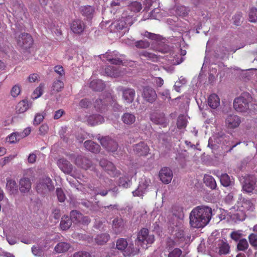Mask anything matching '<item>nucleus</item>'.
<instances>
[{
    "instance_id": "nucleus-8",
    "label": "nucleus",
    "mask_w": 257,
    "mask_h": 257,
    "mask_svg": "<svg viewBox=\"0 0 257 257\" xmlns=\"http://www.w3.org/2000/svg\"><path fill=\"white\" fill-rule=\"evenodd\" d=\"M116 248L120 250H123L124 256H131L137 254L140 251L138 247H134V244H128L124 238L117 239L116 243Z\"/></svg>"
},
{
    "instance_id": "nucleus-9",
    "label": "nucleus",
    "mask_w": 257,
    "mask_h": 257,
    "mask_svg": "<svg viewBox=\"0 0 257 257\" xmlns=\"http://www.w3.org/2000/svg\"><path fill=\"white\" fill-rule=\"evenodd\" d=\"M36 188L39 193L46 194L53 190L54 187L50 178L44 176L39 179Z\"/></svg>"
},
{
    "instance_id": "nucleus-33",
    "label": "nucleus",
    "mask_w": 257,
    "mask_h": 257,
    "mask_svg": "<svg viewBox=\"0 0 257 257\" xmlns=\"http://www.w3.org/2000/svg\"><path fill=\"white\" fill-rule=\"evenodd\" d=\"M112 227L116 233H120L123 228V222L121 218H114L112 221Z\"/></svg>"
},
{
    "instance_id": "nucleus-54",
    "label": "nucleus",
    "mask_w": 257,
    "mask_h": 257,
    "mask_svg": "<svg viewBox=\"0 0 257 257\" xmlns=\"http://www.w3.org/2000/svg\"><path fill=\"white\" fill-rule=\"evenodd\" d=\"M186 83V80L184 78L181 77L179 80L177 81L174 86L175 90L177 92H180V88L182 85Z\"/></svg>"
},
{
    "instance_id": "nucleus-15",
    "label": "nucleus",
    "mask_w": 257,
    "mask_h": 257,
    "mask_svg": "<svg viewBox=\"0 0 257 257\" xmlns=\"http://www.w3.org/2000/svg\"><path fill=\"white\" fill-rule=\"evenodd\" d=\"M118 89L122 92V98L124 103L130 104L133 101L136 95V92L134 89L119 87Z\"/></svg>"
},
{
    "instance_id": "nucleus-52",
    "label": "nucleus",
    "mask_w": 257,
    "mask_h": 257,
    "mask_svg": "<svg viewBox=\"0 0 257 257\" xmlns=\"http://www.w3.org/2000/svg\"><path fill=\"white\" fill-rule=\"evenodd\" d=\"M63 88V83L62 81L58 80L54 82L52 85V90L54 92H57L62 90Z\"/></svg>"
},
{
    "instance_id": "nucleus-40",
    "label": "nucleus",
    "mask_w": 257,
    "mask_h": 257,
    "mask_svg": "<svg viewBox=\"0 0 257 257\" xmlns=\"http://www.w3.org/2000/svg\"><path fill=\"white\" fill-rule=\"evenodd\" d=\"M104 86V83L100 79L93 80L90 83V87L95 91L102 90Z\"/></svg>"
},
{
    "instance_id": "nucleus-24",
    "label": "nucleus",
    "mask_w": 257,
    "mask_h": 257,
    "mask_svg": "<svg viewBox=\"0 0 257 257\" xmlns=\"http://www.w3.org/2000/svg\"><path fill=\"white\" fill-rule=\"evenodd\" d=\"M240 122L239 117L236 115H228L225 120L226 125L230 128H234L238 127Z\"/></svg>"
},
{
    "instance_id": "nucleus-60",
    "label": "nucleus",
    "mask_w": 257,
    "mask_h": 257,
    "mask_svg": "<svg viewBox=\"0 0 257 257\" xmlns=\"http://www.w3.org/2000/svg\"><path fill=\"white\" fill-rule=\"evenodd\" d=\"M160 9H155L149 14V18L151 19H158L160 18L161 15L160 14Z\"/></svg>"
},
{
    "instance_id": "nucleus-17",
    "label": "nucleus",
    "mask_w": 257,
    "mask_h": 257,
    "mask_svg": "<svg viewBox=\"0 0 257 257\" xmlns=\"http://www.w3.org/2000/svg\"><path fill=\"white\" fill-rule=\"evenodd\" d=\"M125 68L114 66H108L105 69L104 74L108 76L116 77L121 76L125 73Z\"/></svg>"
},
{
    "instance_id": "nucleus-39",
    "label": "nucleus",
    "mask_w": 257,
    "mask_h": 257,
    "mask_svg": "<svg viewBox=\"0 0 257 257\" xmlns=\"http://www.w3.org/2000/svg\"><path fill=\"white\" fill-rule=\"evenodd\" d=\"M109 98H106L103 101L101 99H97L94 103V107L96 110L99 111L100 112H103L105 111V105H106V102H107L108 100H109Z\"/></svg>"
},
{
    "instance_id": "nucleus-37",
    "label": "nucleus",
    "mask_w": 257,
    "mask_h": 257,
    "mask_svg": "<svg viewBox=\"0 0 257 257\" xmlns=\"http://www.w3.org/2000/svg\"><path fill=\"white\" fill-rule=\"evenodd\" d=\"M173 215L177 219V223L180 225L182 223V220L184 217L183 209L180 206H175L173 208Z\"/></svg>"
},
{
    "instance_id": "nucleus-11",
    "label": "nucleus",
    "mask_w": 257,
    "mask_h": 257,
    "mask_svg": "<svg viewBox=\"0 0 257 257\" xmlns=\"http://www.w3.org/2000/svg\"><path fill=\"white\" fill-rule=\"evenodd\" d=\"M182 224L180 225L179 223H177L175 227L171 226L172 230L171 233L175 236L176 239H178L179 242L178 243L180 244L181 242H184L187 243L190 241V234L186 231H184L182 229Z\"/></svg>"
},
{
    "instance_id": "nucleus-12",
    "label": "nucleus",
    "mask_w": 257,
    "mask_h": 257,
    "mask_svg": "<svg viewBox=\"0 0 257 257\" xmlns=\"http://www.w3.org/2000/svg\"><path fill=\"white\" fill-rule=\"evenodd\" d=\"M243 190L246 192L250 193L253 190L257 191V178L253 175H248L244 178L242 185Z\"/></svg>"
},
{
    "instance_id": "nucleus-56",
    "label": "nucleus",
    "mask_w": 257,
    "mask_h": 257,
    "mask_svg": "<svg viewBox=\"0 0 257 257\" xmlns=\"http://www.w3.org/2000/svg\"><path fill=\"white\" fill-rule=\"evenodd\" d=\"M32 251L35 256H40L44 253V250L41 246H34L32 247Z\"/></svg>"
},
{
    "instance_id": "nucleus-58",
    "label": "nucleus",
    "mask_w": 257,
    "mask_h": 257,
    "mask_svg": "<svg viewBox=\"0 0 257 257\" xmlns=\"http://www.w3.org/2000/svg\"><path fill=\"white\" fill-rule=\"evenodd\" d=\"M181 254L182 250L178 248H175L170 251L168 257H180Z\"/></svg>"
},
{
    "instance_id": "nucleus-31",
    "label": "nucleus",
    "mask_w": 257,
    "mask_h": 257,
    "mask_svg": "<svg viewBox=\"0 0 257 257\" xmlns=\"http://www.w3.org/2000/svg\"><path fill=\"white\" fill-rule=\"evenodd\" d=\"M6 189L11 194L17 193L18 192V186L16 182L11 179H7Z\"/></svg>"
},
{
    "instance_id": "nucleus-7",
    "label": "nucleus",
    "mask_w": 257,
    "mask_h": 257,
    "mask_svg": "<svg viewBox=\"0 0 257 257\" xmlns=\"http://www.w3.org/2000/svg\"><path fill=\"white\" fill-rule=\"evenodd\" d=\"M154 241V236L149 233L148 229L146 228L142 229L138 234V237L135 241L136 247L140 248V246L146 249L148 247V245L153 243Z\"/></svg>"
},
{
    "instance_id": "nucleus-18",
    "label": "nucleus",
    "mask_w": 257,
    "mask_h": 257,
    "mask_svg": "<svg viewBox=\"0 0 257 257\" xmlns=\"http://www.w3.org/2000/svg\"><path fill=\"white\" fill-rule=\"evenodd\" d=\"M100 166L111 176L113 177L117 176L119 172L116 170L113 164L106 160L102 159L99 162Z\"/></svg>"
},
{
    "instance_id": "nucleus-4",
    "label": "nucleus",
    "mask_w": 257,
    "mask_h": 257,
    "mask_svg": "<svg viewBox=\"0 0 257 257\" xmlns=\"http://www.w3.org/2000/svg\"><path fill=\"white\" fill-rule=\"evenodd\" d=\"M133 16L123 13L121 19L114 21L109 26L108 30L111 33H116L118 38L122 36L128 31V26L134 23Z\"/></svg>"
},
{
    "instance_id": "nucleus-1",
    "label": "nucleus",
    "mask_w": 257,
    "mask_h": 257,
    "mask_svg": "<svg viewBox=\"0 0 257 257\" xmlns=\"http://www.w3.org/2000/svg\"><path fill=\"white\" fill-rule=\"evenodd\" d=\"M165 46V49H158L159 52L167 54L163 56L158 57L156 54L143 51L141 53V56L147 58L148 59L153 61H160L162 63L173 65H179L184 60V56L186 54V51L181 48H177L175 50L168 52Z\"/></svg>"
},
{
    "instance_id": "nucleus-19",
    "label": "nucleus",
    "mask_w": 257,
    "mask_h": 257,
    "mask_svg": "<svg viewBox=\"0 0 257 257\" xmlns=\"http://www.w3.org/2000/svg\"><path fill=\"white\" fill-rule=\"evenodd\" d=\"M18 44L24 49L29 48L33 44L32 38L29 34H22L21 36L19 38Z\"/></svg>"
},
{
    "instance_id": "nucleus-21",
    "label": "nucleus",
    "mask_w": 257,
    "mask_h": 257,
    "mask_svg": "<svg viewBox=\"0 0 257 257\" xmlns=\"http://www.w3.org/2000/svg\"><path fill=\"white\" fill-rule=\"evenodd\" d=\"M143 97L147 101L152 103L157 98V94L155 90L150 87L144 88Z\"/></svg>"
},
{
    "instance_id": "nucleus-26",
    "label": "nucleus",
    "mask_w": 257,
    "mask_h": 257,
    "mask_svg": "<svg viewBox=\"0 0 257 257\" xmlns=\"http://www.w3.org/2000/svg\"><path fill=\"white\" fill-rule=\"evenodd\" d=\"M134 150L138 155L146 156L149 153L150 149L145 143L141 142L134 146Z\"/></svg>"
},
{
    "instance_id": "nucleus-53",
    "label": "nucleus",
    "mask_w": 257,
    "mask_h": 257,
    "mask_svg": "<svg viewBox=\"0 0 257 257\" xmlns=\"http://www.w3.org/2000/svg\"><path fill=\"white\" fill-rule=\"evenodd\" d=\"M248 242L245 239H240L237 244V249L239 250L243 251L247 248Z\"/></svg>"
},
{
    "instance_id": "nucleus-47",
    "label": "nucleus",
    "mask_w": 257,
    "mask_h": 257,
    "mask_svg": "<svg viewBox=\"0 0 257 257\" xmlns=\"http://www.w3.org/2000/svg\"><path fill=\"white\" fill-rule=\"evenodd\" d=\"M94 12V8L89 6H84L82 7L81 9L82 14L88 18H90L91 17Z\"/></svg>"
},
{
    "instance_id": "nucleus-46",
    "label": "nucleus",
    "mask_w": 257,
    "mask_h": 257,
    "mask_svg": "<svg viewBox=\"0 0 257 257\" xmlns=\"http://www.w3.org/2000/svg\"><path fill=\"white\" fill-rule=\"evenodd\" d=\"M218 246L219 248V252L220 254H227L228 253L229 250V246L226 242L221 240L219 243Z\"/></svg>"
},
{
    "instance_id": "nucleus-14",
    "label": "nucleus",
    "mask_w": 257,
    "mask_h": 257,
    "mask_svg": "<svg viewBox=\"0 0 257 257\" xmlns=\"http://www.w3.org/2000/svg\"><path fill=\"white\" fill-rule=\"evenodd\" d=\"M70 218L74 223H80L84 225L88 224L90 219L88 216H84L81 213L76 211H72L70 213Z\"/></svg>"
},
{
    "instance_id": "nucleus-25",
    "label": "nucleus",
    "mask_w": 257,
    "mask_h": 257,
    "mask_svg": "<svg viewBox=\"0 0 257 257\" xmlns=\"http://www.w3.org/2000/svg\"><path fill=\"white\" fill-rule=\"evenodd\" d=\"M188 8L182 5H176L171 10V13L177 16L184 17L186 16L189 13Z\"/></svg>"
},
{
    "instance_id": "nucleus-32",
    "label": "nucleus",
    "mask_w": 257,
    "mask_h": 257,
    "mask_svg": "<svg viewBox=\"0 0 257 257\" xmlns=\"http://www.w3.org/2000/svg\"><path fill=\"white\" fill-rule=\"evenodd\" d=\"M85 148L88 150L94 153H97L100 151V146L99 145L91 141H86L84 142Z\"/></svg>"
},
{
    "instance_id": "nucleus-61",
    "label": "nucleus",
    "mask_w": 257,
    "mask_h": 257,
    "mask_svg": "<svg viewBox=\"0 0 257 257\" xmlns=\"http://www.w3.org/2000/svg\"><path fill=\"white\" fill-rule=\"evenodd\" d=\"M69 257H91V254L85 251H80L75 252L72 255Z\"/></svg>"
},
{
    "instance_id": "nucleus-44",
    "label": "nucleus",
    "mask_w": 257,
    "mask_h": 257,
    "mask_svg": "<svg viewBox=\"0 0 257 257\" xmlns=\"http://www.w3.org/2000/svg\"><path fill=\"white\" fill-rule=\"evenodd\" d=\"M217 176L220 178V183L223 186L228 187L230 185V179L227 174H218Z\"/></svg>"
},
{
    "instance_id": "nucleus-22",
    "label": "nucleus",
    "mask_w": 257,
    "mask_h": 257,
    "mask_svg": "<svg viewBox=\"0 0 257 257\" xmlns=\"http://www.w3.org/2000/svg\"><path fill=\"white\" fill-rule=\"evenodd\" d=\"M57 165L59 168L65 174H71L72 173V165L66 160L60 159L58 160Z\"/></svg>"
},
{
    "instance_id": "nucleus-30",
    "label": "nucleus",
    "mask_w": 257,
    "mask_h": 257,
    "mask_svg": "<svg viewBox=\"0 0 257 257\" xmlns=\"http://www.w3.org/2000/svg\"><path fill=\"white\" fill-rule=\"evenodd\" d=\"M122 121L126 125H132L136 120V117L134 113L131 112H125L121 117Z\"/></svg>"
},
{
    "instance_id": "nucleus-27",
    "label": "nucleus",
    "mask_w": 257,
    "mask_h": 257,
    "mask_svg": "<svg viewBox=\"0 0 257 257\" xmlns=\"http://www.w3.org/2000/svg\"><path fill=\"white\" fill-rule=\"evenodd\" d=\"M87 121L89 124L94 126L103 123L104 121V118L101 115L92 114L87 117Z\"/></svg>"
},
{
    "instance_id": "nucleus-45",
    "label": "nucleus",
    "mask_w": 257,
    "mask_h": 257,
    "mask_svg": "<svg viewBox=\"0 0 257 257\" xmlns=\"http://www.w3.org/2000/svg\"><path fill=\"white\" fill-rule=\"evenodd\" d=\"M109 238V235L107 233H102L98 235L95 238V242L98 244H103L106 242Z\"/></svg>"
},
{
    "instance_id": "nucleus-41",
    "label": "nucleus",
    "mask_w": 257,
    "mask_h": 257,
    "mask_svg": "<svg viewBox=\"0 0 257 257\" xmlns=\"http://www.w3.org/2000/svg\"><path fill=\"white\" fill-rule=\"evenodd\" d=\"M204 182L207 186L212 189H215L216 187V183L214 179L210 175H204Z\"/></svg>"
},
{
    "instance_id": "nucleus-64",
    "label": "nucleus",
    "mask_w": 257,
    "mask_h": 257,
    "mask_svg": "<svg viewBox=\"0 0 257 257\" xmlns=\"http://www.w3.org/2000/svg\"><path fill=\"white\" fill-rule=\"evenodd\" d=\"M136 46L138 48H145L149 46V43L147 41L141 40L136 43Z\"/></svg>"
},
{
    "instance_id": "nucleus-16",
    "label": "nucleus",
    "mask_w": 257,
    "mask_h": 257,
    "mask_svg": "<svg viewBox=\"0 0 257 257\" xmlns=\"http://www.w3.org/2000/svg\"><path fill=\"white\" fill-rule=\"evenodd\" d=\"M74 162L77 166L84 169H90L91 171H95V167L91 164L90 161L81 155L78 156L75 158Z\"/></svg>"
},
{
    "instance_id": "nucleus-63",
    "label": "nucleus",
    "mask_w": 257,
    "mask_h": 257,
    "mask_svg": "<svg viewBox=\"0 0 257 257\" xmlns=\"http://www.w3.org/2000/svg\"><path fill=\"white\" fill-rule=\"evenodd\" d=\"M143 36L148 38L151 40H158L159 36L154 33H150L147 31L142 34Z\"/></svg>"
},
{
    "instance_id": "nucleus-5",
    "label": "nucleus",
    "mask_w": 257,
    "mask_h": 257,
    "mask_svg": "<svg viewBox=\"0 0 257 257\" xmlns=\"http://www.w3.org/2000/svg\"><path fill=\"white\" fill-rule=\"evenodd\" d=\"M251 97L250 95L247 92H244L237 98L234 100V108L238 112H246L251 113V108L250 103L251 101Z\"/></svg>"
},
{
    "instance_id": "nucleus-34",
    "label": "nucleus",
    "mask_w": 257,
    "mask_h": 257,
    "mask_svg": "<svg viewBox=\"0 0 257 257\" xmlns=\"http://www.w3.org/2000/svg\"><path fill=\"white\" fill-rule=\"evenodd\" d=\"M208 103L211 108L215 109L219 105L220 99L216 94H212L208 98Z\"/></svg>"
},
{
    "instance_id": "nucleus-35",
    "label": "nucleus",
    "mask_w": 257,
    "mask_h": 257,
    "mask_svg": "<svg viewBox=\"0 0 257 257\" xmlns=\"http://www.w3.org/2000/svg\"><path fill=\"white\" fill-rule=\"evenodd\" d=\"M70 244L66 242H60L55 246V251L57 253H63L67 251L70 248Z\"/></svg>"
},
{
    "instance_id": "nucleus-42",
    "label": "nucleus",
    "mask_w": 257,
    "mask_h": 257,
    "mask_svg": "<svg viewBox=\"0 0 257 257\" xmlns=\"http://www.w3.org/2000/svg\"><path fill=\"white\" fill-rule=\"evenodd\" d=\"M21 139L19 133L15 132L11 134L6 138V141L10 144H15Z\"/></svg>"
},
{
    "instance_id": "nucleus-20",
    "label": "nucleus",
    "mask_w": 257,
    "mask_h": 257,
    "mask_svg": "<svg viewBox=\"0 0 257 257\" xmlns=\"http://www.w3.org/2000/svg\"><path fill=\"white\" fill-rule=\"evenodd\" d=\"M159 177L163 183L169 184L173 178L172 171L169 168L164 167L160 171Z\"/></svg>"
},
{
    "instance_id": "nucleus-29",
    "label": "nucleus",
    "mask_w": 257,
    "mask_h": 257,
    "mask_svg": "<svg viewBox=\"0 0 257 257\" xmlns=\"http://www.w3.org/2000/svg\"><path fill=\"white\" fill-rule=\"evenodd\" d=\"M84 24L83 22L80 20H74L71 25V30L76 34H80L84 29Z\"/></svg>"
},
{
    "instance_id": "nucleus-50",
    "label": "nucleus",
    "mask_w": 257,
    "mask_h": 257,
    "mask_svg": "<svg viewBox=\"0 0 257 257\" xmlns=\"http://www.w3.org/2000/svg\"><path fill=\"white\" fill-rule=\"evenodd\" d=\"M44 84H41L39 86L36 88L32 94V98L34 99L40 97L43 94Z\"/></svg>"
},
{
    "instance_id": "nucleus-43",
    "label": "nucleus",
    "mask_w": 257,
    "mask_h": 257,
    "mask_svg": "<svg viewBox=\"0 0 257 257\" xmlns=\"http://www.w3.org/2000/svg\"><path fill=\"white\" fill-rule=\"evenodd\" d=\"M71 223L72 221L68 216H64L62 218L60 222V227L63 230H67L71 226Z\"/></svg>"
},
{
    "instance_id": "nucleus-6",
    "label": "nucleus",
    "mask_w": 257,
    "mask_h": 257,
    "mask_svg": "<svg viewBox=\"0 0 257 257\" xmlns=\"http://www.w3.org/2000/svg\"><path fill=\"white\" fill-rule=\"evenodd\" d=\"M229 142V137L224 134V132H220L214 133L208 141V146L212 150H215L221 146L222 148Z\"/></svg>"
},
{
    "instance_id": "nucleus-49",
    "label": "nucleus",
    "mask_w": 257,
    "mask_h": 257,
    "mask_svg": "<svg viewBox=\"0 0 257 257\" xmlns=\"http://www.w3.org/2000/svg\"><path fill=\"white\" fill-rule=\"evenodd\" d=\"M128 8L132 12L135 13L140 12L141 10L142 7L140 3L138 2H134L130 5Z\"/></svg>"
},
{
    "instance_id": "nucleus-28",
    "label": "nucleus",
    "mask_w": 257,
    "mask_h": 257,
    "mask_svg": "<svg viewBox=\"0 0 257 257\" xmlns=\"http://www.w3.org/2000/svg\"><path fill=\"white\" fill-rule=\"evenodd\" d=\"M20 190L22 193L28 192L31 188V182L28 178H23L19 181Z\"/></svg>"
},
{
    "instance_id": "nucleus-2",
    "label": "nucleus",
    "mask_w": 257,
    "mask_h": 257,
    "mask_svg": "<svg viewBox=\"0 0 257 257\" xmlns=\"http://www.w3.org/2000/svg\"><path fill=\"white\" fill-rule=\"evenodd\" d=\"M212 215V209L206 206H197L190 213V224L194 228H203L210 221Z\"/></svg>"
},
{
    "instance_id": "nucleus-13",
    "label": "nucleus",
    "mask_w": 257,
    "mask_h": 257,
    "mask_svg": "<svg viewBox=\"0 0 257 257\" xmlns=\"http://www.w3.org/2000/svg\"><path fill=\"white\" fill-rule=\"evenodd\" d=\"M100 143L108 152L113 153L117 149V143L109 137L102 138L100 139Z\"/></svg>"
},
{
    "instance_id": "nucleus-59",
    "label": "nucleus",
    "mask_w": 257,
    "mask_h": 257,
    "mask_svg": "<svg viewBox=\"0 0 257 257\" xmlns=\"http://www.w3.org/2000/svg\"><path fill=\"white\" fill-rule=\"evenodd\" d=\"M21 92V88L18 85H14L11 91V94L13 97H17Z\"/></svg>"
},
{
    "instance_id": "nucleus-38",
    "label": "nucleus",
    "mask_w": 257,
    "mask_h": 257,
    "mask_svg": "<svg viewBox=\"0 0 257 257\" xmlns=\"http://www.w3.org/2000/svg\"><path fill=\"white\" fill-rule=\"evenodd\" d=\"M31 106V104L28 101L23 100L21 101L17 105V112L19 113L26 111Z\"/></svg>"
},
{
    "instance_id": "nucleus-62",
    "label": "nucleus",
    "mask_w": 257,
    "mask_h": 257,
    "mask_svg": "<svg viewBox=\"0 0 257 257\" xmlns=\"http://www.w3.org/2000/svg\"><path fill=\"white\" fill-rule=\"evenodd\" d=\"M57 198L60 202H63L65 200V196L63 190L61 188H57L56 190Z\"/></svg>"
},
{
    "instance_id": "nucleus-48",
    "label": "nucleus",
    "mask_w": 257,
    "mask_h": 257,
    "mask_svg": "<svg viewBox=\"0 0 257 257\" xmlns=\"http://www.w3.org/2000/svg\"><path fill=\"white\" fill-rule=\"evenodd\" d=\"M187 118L184 115H179L178 117L177 125L179 129L185 128L187 125Z\"/></svg>"
},
{
    "instance_id": "nucleus-36",
    "label": "nucleus",
    "mask_w": 257,
    "mask_h": 257,
    "mask_svg": "<svg viewBox=\"0 0 257 257\" xmlns=\"http://www.w3.org/2000/svg\"><path fill=\"white\" fill-rule=\"evenodd\" d=\"M151 120L156 124L165 125L166 123L164 114H153L151 115Z\"/></svg>"
},
{
    "instance_id": "nucleus-23",
    "label": "nucleus",
    "mask_w": 257,
    "mask_h": 257,
    "mask_svg": "<svg viewBox=\"0 0 257 257\" xmlns=\"http://www.w3.org/2000/svg\"><path fill=\"white\" fill-rule=\"evenodd\" d=\"M150 183V181L146 179H142V181L140 182L138 188L135 190L133 191V194L134 196H139L141 197L143 196V195L146 191V189L148 187Z\"/></svg>"
},
{
    "instance_id": "nucleus-51",
    "label": "nucleus",
    "mask_w": 257,
    "mask_h": 257,
    "mask_svg": "<svg viewBox=\"0 0 257 257\" xmlns=\"http://www.w3.org/2000/svg\"><path fill=\"white\" fill-rule=\"evenodd\" d=\"M119 185L123 188H127L131 185V181L128 177H122L119 178Z\"/></svg>"
},
{
    "instance_id": "nucleus-3",
    "label": "nucleus",
    "mask_w": 257,
    "mask_h": 257,
    "mask_svg": "<svg viewBox=\"0 0 257 257\" xmlns=\"http://www.w3.org/2000/svg\"><path fill=\"white\" fill-rule=\"evenodd\" d=\"M255 200L246 199L241 194L238 195L236 204L230 209L231 218L234 221H243L245 218L246 211H253Z\"/></svg>"
},
{
    "instance_id": "nucleus-10",
    "label": "nucleus",
    "mask_w": 257,
    "mask_h": 257,
    "mask_svg": "<svg viewBox=\"0 0 257 257\" xmlns=\"http://www.w3.org/2000/svg\"><path fill=\"white\" fill-rule=\"evenodd\" d=\"M100 58L104 60V59L112 64L120 65L122 64L123 65H127L126 62H123L124 61V56L119 54L116 51L112 52H107L105 54H104L100 56Z\"/></svg>"
},
{
    "instance_id": "nucleus-55",
    "label": "nucleus",
    "mask_w": 257,
    "mask_h": 257,
    "mask_svg": "<svg viewBox=\"0 0 257 257\" xmlns=\"http://www.w3.org/2000/svg\"><path fill=\"white\" fill-rule=\"evenodd\" d=\"M249 20L251 22H255L257 21V9L251 8L249 13Z\"/></svg>"
},
{
    "instance_id": "nucleus-57",
    "label": "nucleus",
    "mask_w": 257,
    "mask_h": 257,
    "mask_svg": "<svg viewBox=\"0 0 257 257\" xmlns=\"http://www.w3.org/2000/svg\"><path fill=\"white\" fill-rule=\"evenodd\" d=\"M250 244L255 248H257V234L251 233L248 236Z\"/></svg>"
}]
</instances>
